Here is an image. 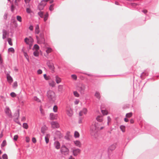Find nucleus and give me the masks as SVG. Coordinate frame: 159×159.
Returning a JSON list of instances; mask_svg holds the SVG:
<instances>
[{"label":"nucleus","instance_id":"obj_32","mask_svg":"<svg viewBox=\"0 0 159 159\" xmlns=\"http://www.w3.org/2000/svg\"><path fill=\"white\" fill-rule=\"evenodd\" d=\"M48 13H46L44 17V20L46 21L48 19Z\"/></svg>","mask_w":159,"mask_h":159},{"label":"nucleus","instance_id":"obj_7","mask_svg":"<svg viewBox=\"0 0 159 159\" xmlns=\"http://www.w3.org/2000/svg\"><path fill=\"white\" fill-rule=\"evenodd\" d=\"M81 150L79 148H75L72 149V153L75 156H77L80 153Z\"/></svg>","mask_w":159,"mask_h":159},{"label":"nucleus","instance_id":"obj_31","mask_svg":"<svg viewBox=\"0 0 159 159\" xmlns=\"http://www.w3.org/2000/svg\"><path fill=\"white\" fill-rule=\"evenodd\" d=\"M101 112L104 115H107L108 114V112L106 110H102Z\"/></svg>","mask_w":159,"mask_h":159},{"label":"nucleus","instance_id":"obj_17","mask_svg":"<svg viewBox=\"0 0 159 159\" xmlns=\"http://www.w3.org/2000/svg\"><path fill=\"white\" fill-rule=\"evenodd\" d=\"M40 30L39 25H37L35 27V34H38L39 33Z\"/></svg>","mask_w":159,"mask_h":159},{"label":"nucleus","instance_id":"obj_25","mask_svg":"<svg viewBox=\"0 0 159 159\" xmlns=\"http://www.w3.org/2000/svg\"><path fill=\"white\" fill-rule=\"evenodd\" d=\"M95 96L98 99H99L100 97L99 93L97 92L95 93Z\"/></svg>","mask_w":159,"mask_h":159},{"label":"nucleus","instance_id":"obj_19","mask_svg":"<svg viewBox=\"0 0 159 159\" xmlns=\"http://www.w3.org/2000/svg\"><path fill=\"white\" fill-rule=\"evenodd\" d=\"M116 148V144H113L111 145L108 148V149L111 151L114 150Z\"/></svg>","mask_w":159,"mask_h":159},{"label":"nucleus","instance_id":"obj_12","mask_svg":"<svg viewBox=\"0 0 159 159\" xmlns=\"http://www.w3.org/2000/svg\"><path fill=\"white\" fill-rule=\"evenodd\" d=\"M57 114H54L53 113H51L50 115V119L51 120H56L57 118Z\"/></svg>","mask_w":159,"mask_h":159},{"label":"nucleus","instance_id":"obj_60","mask_svg":"<svg viewBox=\"0 0 159 159\" xmlns=\"http://www.w3.org/2000/svg\"><path fill=\"white\" fill-rule=\"evenodd\" d=\"M32 141L33 143H35L36 142L35 138L34 137L32 139Z\"/></svg>","mask_w":159,"mask_h":159},{"label":"nucleus","instance_id":"obj_59","mask_svg":"<svg viewBox=\"0 0 159 159\" xmlns=\"http://www.w3.org/2000/svg\"><path fill=\"white\" fill-rule=\"evenodd\" d=\"M29 29L31 31L33 30V26L32 25H30L29 27Z\"/></svg>","mask_w":159,"mask_h":159},{"label":"nucleus","instance_id":"obj_23","mask_svg":"<svg viewBox=\"0 0 159 159\" xmlns=\"http://www.w3.org/2000/svg\"><path fill=\"white\" fill-rule=\"evenodd\" d=\"M74 136L75 138H79L80 136V134L79 132L77 131H75L74 133Z\"/></svg>","mask_w":159,"mask_h":159},{"label":"nucleus","instance_id":"obj_43","mask_svg":"<svg viewBox=\"0 0 159 159\" xmlns=\"http://www.w3.org/2000/svg\"><path fill=\"white\" fill-rule=\"evenodd\" d=\"M6 145V142L5 140L3 141L2 144H1V147H3Z\"/></svg>","mask_w":159,"mask_h":159},{"label":"nucleus","instance_id":"obj_63","mask_svg":"<svg viewBox=\"0 0 159 159\" xmlns=\"http://www.w3.org/2000/svg\"><path fill=\"white\" fill-rule=\"evenodd\" d=\"M79 103V101L78 100H76L75 102V105H77V104H78Z\"/></svg>","mask_w":159,"mask_h":159},{"label":"nucleus","instance_id":"obj_3","mask_svg":"<svg viewBox=\"0 0 159 159\" xmlns=\"http://www.w3.org/2000/svg\"><path fill=\"white\" fill-rule=\"evenodd\" d=\"M37 43L39 44H45V40L44 35L43 33H40L39 36H36Z\"/></svg>","mask_w":159,"mask_h":159},{"label":"nucleus","instance_id":"obj_58","mask_svg":"<svg viewBox=\"0 0 159 159\" xmlns=\"http://www.w3.org/2000/svg\"><path fill=\"white\" fill-rule=\"evenodd\" d=\"M26 11L27 13H30L31 12L30 9L29 8H27L26 9Z\"/></svg>","mask_w":159,"mask_h":159},{"label":"nucleus","instance_id":"obj_64","mask_svg":"<svg viewBox=\"0 0 159 159\" xmlns=\"http://www.w3.org/2000/svg\"><path fill=\"white\" fill-rule=\"evenodd\" d=\"M142 11L145 14H146L147 12V11L146 10H143Z\"/></svg>","mask_w":159,"mask_h":159},{"label":"nucleus","instance_id":"obj_42","mask_svg":"<svg viewBox=\"0 0 159 159\" xmlns=\"http://www.w3.org/2000/svg\"><path fill=\"white\" fill-rule=\"evenodd\" d=\"M38 15L41 17L43 18V13L42 11H39L38 12Z\"/></svg>","mask_w":159,"mask_h":159},{"label":"nucleus","instance_id":"obj_10","mask_svg":"<svg viewBox=\"0 0 159 159\" xmlns=\"http://www.w3.org/2000/svg\"><path fill=\"white\" fill-rule=\"evenodd\" d=\"M52 127L53 128H58L59 127V124L56 121H52L51 122Z\"/></svg>","mask_w":159,"mask_h":159},{"label":"nucleus","instance_id":"obj_48","mask_svg":"<svg viewBox=\"0 0 159 159\" xmlns=\"http://www.w3.org/2000/svg\"><path fill=\"white\" fill-rule=\"evenodd\" d=\"M39 110H40V113H41L42 114V115H43L44 114V112L43 111V109L42 108V107L41 106H40V109H39Z\"/></svg>","mask_w":159,"mask_h":159},{"label":"nucleus","instance_id":"obj_45","mask_svg":"<svg viewBox=\"0 0 159 159\" xmlns=\"http://www.w3.org/2000/svg\"><path fill=\"white\" fill-rule=\"evenodd\" d=\"M2 157L3 159H7L8 158L6 154H3Z\"/></svg>","mask_w":159,"mask_h":159},{"label":"nucleus","instance_id":"obj_37","mask_svg":"<svg viewBox=\"0 0 159 159\" xmlns=\"http://www.w3.org/2000/svg\"><path fill=\"white\" fill-rule=\"evenodd\" d=\"M8 51L9 52H11L13 53L14 52L15 50L13 48H11L8 49Z\"/></svg>","mask_w":159,"mask_h":159},{"label":"nucleus","instance_id":"obj_20","mask_svg":"<svg viewBox=\"0 0 159 159\" xmlns=\"http://www.w3.org/2000/svg\"><path fill=\"white\" fill-rule=\"evenodd\" d=\"M49 84L50 86L54 87L55 86L56 83L54 81H51L49 82Z\"/></svg>","mask_w":159,"mask_h":159},{"label":"nucleus","instance_id":"obj_40","mask_svg":"<svg viewBox=\"0 0 159 159\" xmlns=\"http://www.w3.org/2000/svg\"><path fill=\"white\" fill-rule=\"evenodd\" d=\"M17 82L16 81H15L14 83L13 84V87L14 88L16 89V88L17 87Z\"/></svg>","mask_w":159,"mask_h":159},{"label":"nucleus","instance_id":"obj_62","mask_svg":"<svg viewBox=\"0 0 159 159\" xmlns=\"http://www.w3.org/2000/svg\"><path fill=\"white\" fill-rule=\"evenodd\" d=\"M58 89L59 90H61L62 89V87L61 85H59L58 86Z\"/></svg>","mask_w":159,"mask_h":159},{"label":"nucleus","instance_id":"obj_8","mask_svg":"<svg viewBox=\"0 0 159 159\" xmlns=\"http://www.w3.org/2000/svg\"><path fill=\"white\" fill-rule=\"evenodd\" d=\"M66 113L67 114L69 117H71L73 114V111L72 109L70 107H67L66 109Z\"/></svg>","mask_w":159,"mask_h":159},{"label":"nucleus","instance_id":"obj_5","mask_svg":"<svg viewBox=\"0 0 159 159\" xmlns=\"http://www.w3.org/2000/svg\"><path fill=\"white\" fill-rule=\"evenodd\" d=\"M61 152L64 155L68 154L69 150L65 145H62L60 150Z\"/></svg>","mask_w":159,"mask_h":159},{"label":"nucleus","instance_id":"obj_56","mask_svg":"<svg viewBox=\"0 0 159 159\" xmlns=\"http://www.w3.org/2000/svg\"><path fill=\"white\" fill-rule=\"evenodd\" d=\"M78 123L79 124H81L82 123V118L80 117L79 118V121H78Z\"/></svg>","mask_w":159,"mask_h":159},{"label":"nucleus","instance_id":"obj_53","mask_svg":"<svg viewBox=\"0 0 159 159\" xmlns=\"http://www.w3.org/2000/svg\"><path fill=\"white\" fill-rule=\"evenodd\" d=\"M18 138V136L17 135H15L13 138V139L15 141H16Z\"/></svg>","mask_w":159,"mask_h":159},{"label":"nucleus","instance_id":"obj_38","mask_svg":"<svg viewBox=\"0 0 159 159\" xmlns=\"http://www.w3.org/2000/svg\"><path fill=\"white\" fill-rule=\"evenodd\" d=\"M73 93L74 96L76 97H79L80 95L77 91H74Z\"/></svg>","mask_w":159,"mask_h":159},{"label":"nucleus","instance_id":"obj_35","mask_svg":"<svg viewBox=\"0 0 159 159\" xmlns=\"http://www.w3.org/2000/svg\"><path fill=\"white\" fill-rule=\"evenodd\" d=\"M25 42L27 44H29L30 40L27 38H26L24 40Z\"/></svg>","mask_w":159,"mask_h":159},{"label":"nucleus","instance_id":"obj_4","mask_svg":"<svg viewBox=\"0 0 159 159\" xmlns=\"http://www.w3.org/2000/svg\"><path fill=\"white\" fill-rule=\"evenodd\" d=\"M86 88V86L83 84H82L79 86L77 87V90L82 94H84Z\"/></svg>","mask_w":159,"mask_h":159},{"label":"nucleus","instance_id":"obj_55","mask_svg":"<svg viewBox=\"0 0 159 159\" xmlns=\"http://www.w3.org/2000/svg\"><path fill=\"white\" fill-rule=\"evenodd\" d=\"M30 139L29 137H26L25 138V141L27 143H28L30 141Z\"/></svg>","mask_w":159,"mask_h":159},{"label":"nucleus","instance_id":"obj_54","mask_svg":"<svg viewBox=\"0 0 159 159\" xmlns=\"http://www.w3.org/2000/svg\"><path fill=\"white\" fill-rule=\"evenodd\" d=\"M15 121L18 124H19L20 125H21V124L20 123V122L18 121V117L16 118L15 120Z\"/></svg>","mask_w":159,"mask_h":159},{"label":"nucleus","instance_id":"obj_51","mask_svg":"<svg viewBox=\"0 0 159 159\" xmlns=\"http://www.w3.org/2000/svg\"><path fill=\"white\" fill-rule=\"evenodd\" d=\"M10 95L12 97H14L16 96V94L14 92H12L11 93Z\"/></svg>","mask_w":159,"mask_h":159},{"label":"nucleus","instance_id":"obj_13","mask_svg":"<svg viewBox=\"0 0 159 159\" xmlns=\"http://www.w3.org/2000/svg\"><path fill=\"white\" fill-rule=\"evenodd\" d=\"M7 78L8 82L11 84L13 81V80L12 77L9 74H7Z\"/></svg>","mask_w":159,"mask_h":159},{"label":"nucleus","instance_id":"obj_26","mask_svg":"<svg viewBox=\"0 0 159 159\" xmlns=\"http://www.w3.org/2000/svg\"><path fill=\"white\" fill-rule=\"evenodd\" d=\"M33 48L35 50V51H38L39 50V48L37 44H35Z\"/></svg>","mask_w":159,"mask_h":159},{"label":"nucleus","instance_id":"obj_36","mask_svg":"<svg viewBox=\"0 0 159 159\" xmlns=\"http://www.w3.org/2000/svg\"><path fill=\"white\" fill-rule=\"evenodd\" d=\"M57 107L56 105L54 106L53 107V111L55 112H57Z\"/></svg>","mask_w":159,"mask_h":159},{"label":"nucleus","instance_id":"obj_16","mask_svg":"<svg viewBox=\"0 0 159 159\" xmlns=\"http://www.w3.org/2000/svg\"><path fill=\"white\" fill-rule=\"evenodd\" d=\"M74 143L75 145L79 147H81V144L80 142L78 140H76L74 141Z\"/></svg>","mask_w":159,"mask_h":159},{"label":"nucleus","instance_id":"obj_41","mask_svg":"<svg viewBox=\"0 0 159 159\" xmlns=\"http://www.w3.org/2000/svg\"><path fill=\"white\" fill-rule=\"evenodd\" d=\"M43 77L44 79L46 80H48L50 79V77L49 76H47L46 74H45L43 75Z\"/></svg>","mask_w":159,"mask_h":159},{"label":"nucleus","instance_id":"obj_1","mask_svg":"<svg viewBox=\"0 0 159 159\" xmlns=\"http://www.w3.org/2000/svg\"><path fill=\"white\" fill-rule=\"evenodd\" d=\"M98 128L96 123H93L90 126V134L93 137L96 138L97 136Z\"/></svg>","mask_w":159,"mask_h":159},{"label":"nucleus","instance_id":"obj_22","mask_svg":"<svg viewBox=\"0 0 159 159\" xmlns=\"http://www.w3.org/2000/svg\"><path fill=\"white\" fill-rule=\"evenodd\" d=\"M56 81L57 84L61 82V79L57 76H56Z\"/></svg>","mask_w":159,"mask_h":159},{"label":"nucleus","instance_id":"obj_2","mask_svg":"<svg viewBox=\"0 0 159 159\" xmlns=\"http://www.w3.org/2000/svg\"><path fill=\"white\" fill-rule=\"evenodd\" d=\"M47 96L49 100L54 102L56 99V95L55 93L52 91L49 90L47 92Z\"/></svg>","mask_w":159,"mask_h":159},{"label":"nucleus","instance_id":"obj_24","mask_svg":"<svg viewBox=\"0 0 159 159\" xmlns=\"http://www.w3.org/2000/svg\"><path fill=\"white\" fill-rule=\"evenodd\" d=\"M120 128L121 130L123 132H124L125 131V126L124 125H121L120 126Z\"/></svg>","mask_w":159,"mask_h":159},{"label":"nucleus","instance_id":"obj_44","mask_svg":"<svg viewBox=\"0 0 159 159\" xmlns=\"http://www.w3.org/2000/svg\"><path fill=\"white\" fill-rule=\"evenodd\" d=\"M8 42L9 44L11 46L12 45V43L11 41V39L10 38H9L8 40Z\"/></svg>","mask_w":159,"mask_h":159},{"label":"nucleus","instance_id":"obj_9","mask_svg":"<svg viewBox=\"0 0 159 159\" xmlns=\"http://www.w3.org/2000/svg\"><path fill=\"white\" fill-rule=\"evenodd\" d=\"M53 145L55 148L57 149H59L60 148V143L57 141H56L54 142Z\"/></svg>","mask_w":159,"mask_h":159},{"label":"nucleus","instance_id":"obj_18","mask_svg":"<svg viewBox=\"0 0 159 159\" xmlns=\"http://www.w3.org/2000/svg\"><path fill=\"white\" fill-rule=\"evenodd\" d=\"M52 49L50 48H46V52L47 53L46 54H45L44 56L45 57H47V56H48V54L50 52H52Z\"/></svg>","mask_w":159,"mask_h":159},{"label":"nucleus","instance_id":"obj_29","mask_svg":"<svg viewBox=\"0 0 159 159\" xmlns=\"http://www.w3.org/2000/svg\"><path fill=\"white\" fill-rule=\"evenodd\" d=\"M23 127L26 129H27L28 128V125L27 123H24L23 125Z\"/></svg>","mask_w":159,"mask_h":159},{"label":"nucleus","instance_id":"obj_47","mask_svg":"<svg viewBox=\"0 0 159 159\" xmlns=\"http://www.w3.org/2000/svg\"><path fill=\"white\" fill-rule=\"evenodd\" d=\"M71 77L73 79L75 80H76L77 79V76L75 75H72Z\"/></svg>","mask_w":159,"mask_h":159},{"label":"nucleus","instance_id":"obj_11","mask_svg":"<svg viewBox=\"0 0 159 159\" xmlns=\"http://www.w3.org/2000/svg\"><path fill=\"white\" fill-rule=\"evenodd\" d=\"M47 65L49 68L52 70H53L54 69V65L52 63L50 62L49 61L47 62Z\"/></svg>","mask_w":159,"mask_h":159},{"label":"nucleus","instance_id":"obj_57","mask_svg":"<svg viewBox=\"0 0 159 159\" xmlns=\"http://www.w3.org/2000/svg\"><path fill=\"white\" fill-rule=\"evenodd\" d=\"M42 70H41L40 69H39L37 71V73L38 74H42Z\"/></svg>","mask_w":159,"mask_h":159},{"label":"nucleus","instance_id":"obj_30","mask_svg":"<svg viewBox=\"0 0 159 159\" xmlns=\"http://www.w3.org/2000/svg\"><path fill=\"white\" fill-rule=\"evenodd\" d=\"M49 135L48 134H47L46 136L45 137V140L46 143L47 144L48 143L49 141V139L48 138V136Z\"/></svg>","mask_w":159,"mask_h":159},{"label":"nucleus","instance_id":"obj_34","mask_svg":"<svg viewBox=\"0 0 159 159\" xmlns=\"http://www.w3.org/2000/svg\"><path fill=\"white\" fill-rule=\"evenodd\" d=\"M16 19L17 20L20 22L22 21V18L21 17L19 16H16Z\"/></svg>","mask_w":159,"mask_h":159},{"label":"nucleus","instance_id":"obj_15","mask_svg":"<svg viewBox=\"0 0 159 159\" xmlns=\"http://www.w3.org/2000/svg\"><path fill=\"white\" fill-rule=\"evenodd\" d=\"M148 75V71L145 70L141 74L140 76L141 78H143L145 76H147Z\"/></svg>","mask_w":159,"mask_h":159},{"label":"nucleus","instance_id":"obj_28","mask_svg":"<svg viewBox=\"0 0 159 159\" xmlns=\"http://www.w3.org/2000/svg\"><path fill=\"white\" fill-rule=\"evenodd\" d=\"M23 53H24V56L25 57V58L26 59L28 60V61H29V56H28L27 54V53L26 52H24Z\"/></svg>","mask_w":159,"mask_h":159},{"label":"nucleus","instance_id":"obj_52","mask_svg":"<svg viewBox=\"0 0 159 159\" xmlns=\"http://www.w3.org/2000/svg\"><path fill=\"white\" fill-rule=\"evenodd\" d=\"M111 119L109 116H107V125H108L109 122L111 121Z\"/></svg>","mask_w":159,"mask_h":159},{"label":"nucleus","instance_id":"obj_33","mask_svg":"<svg viewBox=\"0 0 159 159\" xmlns=\"http://www.w3.org/2000/svg\"><path fill=\"white\" fill-rule=\"evenodd\" d=\"M35 57H38L39 55V52L38 51H35L33 53Z\"/></svg>","mask_w":159,"mask_h":159},{"label":"nucleus","instance_id":"obj_6","mask_svg":"<svg viewBox=\"0 0 159 159\" xmlns=\"http://www.w3.org/2000/svg\"><path fill=\"white\" fill-rule=\"evenodd\" d=\"M4 111L6 114L10 118L12 117L11 111L8 107L6 106V107Z\"/></svg>","mask_w":159,"mask_h":159},{"label":"nucleus","instance_id":"obj_27","mask_svg":"<svg viewBox=\"0 0 159 159\" xmlns=\"http://www.w3.org/2000/svg\"><path fill=\"white\" fill-rule=\"evenodd\" d=\"M132 116V113L131 112L127 113L126 115V117L127 118H130Z\"/></svg>","mask_w":159,"mask_h":159},{"label":"nucleus","instance_id":"obj_46","mask_svg":"<svg viewBox=\"0 0 159 159\" xmlns=\"http://www.w3.org/2000/svg\"><path fill=\"white\" fill-rule=\"evenodd\" d=\"M53 6L54 5L53 4L51 5L49 8V10L52 11L53 10Z\"/></svg>","mask_w":159,"mask_h":159},{"label":"nucleus","instance_id":"obj_61","mask_svg":"<svg viewBox=\"0 0 159 159\" xmlns=\"http://www.w3.org/2000/svg\"><path fill=\"white\" fill-rule=\"evenodd\" d=\"M2 63V59L1 55L0 54V64H1Z\"/></svg>","mask_w":159,"mask_h":159},{"label":"nucleus","instance_id":"obj_21","mask_svg":"<svg viewBox=\"0 0 159 159\" xmlns=\"http://www.w3.org/2000/svg\"><path fill=\"white\" fill-rule=\"evenodd\" d=\"M97 120L99 122H102V116H98L96 118Z\"/></svg>","mask_w":159,"mask_h":159},{"label":"nucleus","instance_id":"obj_49","mask_svg":"<svg viewBox=\"0 0 159 159\" xmlns=\"http://www.w3.org/2000/svg\"><path fill=\"white\" fill-rule=\"evenodd\" d=\"M2 33H3V35H7V31L6 30H3L2 31Z\"/></svg>","mask_w":159,"mask_h":159},{"label":"nucleus","instance_id":"obj_14","mask_svg":"<svg viewBox=\"0 0 159 159\" xmlns=\"http://www.w3.org/2000/svg\"><path fill=\"white\" fill-rule=\"evenodd\" d=\"M87 111V109L86 108H84L81 111H80L79 113V115L80 116H82V114L84 113V114H86Z\"/></svg>","mask_w":159,"mask_h":159},{"label":"nucleus","instance_id":"obj_39","mask_svg":"<svg viewBox=\"0 0 159 159\" xmlns=\"http://www.w3.org/2000/svg\"><path fill=\"white\" fill-rule=\"evenodd\" d=\"M34 99L35 101H36L38 102H41V100L36 96L34 97Z\"/></svg>","mask_w":159,"mask_h":159},{"label":"nucleus","instance_id":"obj_50","mask_svg":"<svg viewBox=\"0 0 159 159\" xmlns=\"http://www.w3.org/2000/svg\"><path fill=\"white\" fill-rule=\"evenodd\" d=\"M8 14L7 13H5L4 15V16H3V18L4 19L6 20L7 18V16Z\"/></svg>","mask_w":159,"mask_h":159}]
</instances>
